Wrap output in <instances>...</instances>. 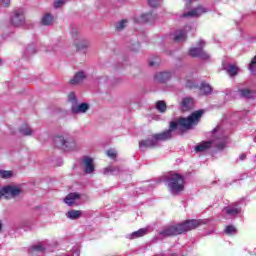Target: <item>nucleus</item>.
<instances>
[{"instance_id":"f257e3e1","label":"nucleus","mask_w":256,"mask_h":256,"mask_svg":"<svg viewBox=\"0 0 256 256\" xmlns=\"http://www.w3.org/2000/svg\"><path fill=\"white\" fill-rule=\"evenodd\" d=\"M203 113H205V111L197 110L187 118L180 117L177 120L170 122V127L168 130L159 134H154L152 135V138L141 140L139 142V149H141V151H145V149L157 147L159 141H168V139L173 137V131H176V129H179V127L180 129H193L195 125H198L201 117H203Z\"/></svg>"},{"instance_id":"f03ea898","label":"nucleus","mask_w":256,"mask_h":256,"mask_svg":"<svg viewBox=\"0 0 256 256\" xmlns=\"http://www.w3.org/2000/svg\"><path fill=\"white\" fill-rule=\"evenodd\" d=\"M227 140V132L221 126H217L212 131V140L200 142L195 146L194 151L196 153H205L211 147H216L218 151H223V148L227 145Z\"/></svg>"},{"instance_id":"7ed1b4c3","label":"nucleus","mask_w":256,"mask_h":256,"mask_svg":"<svg viewBox=\"0 0 256 256\" xmlns=\"http://www.w3.org/2000/svg\"><path fill=\"white\" fill-rule=\"evenodd\" d=\"M164 181L167 182L168 191L171 195H179V193L185 191V178L179 173L170 172L164 176Z\"/></svg>"},{"instance_id":"20e7f679","label":"nucleus","mask_w":256,"mask_h":256,"mask_svg":"<svg viewBox=\"0 0 256 256\" xmlns=\"http://www.w3.org/2000/svg\"><path fill=\"white\" fill-rule=\"evenodd\" d=\"M55 147L62 149L63 151H75L77 149V143L75 139L70 135H59L54 138Z\"/></svg>"},{"instance_id":"39448f33","label":"nucleus","mask_w":256,"mask_h":256,"mask_svg":"<svg viewBox=\"0 0 256 256\" xmlns=\"http://www.w3.org/2000/svg\"><path fill=\"white\" fill-rule=\"evenodd\" d=\"M198 47H192L189 50L190 57H198L199 59H202L203 61H209L211 59V55L209 53L205 52L203 50V47H205V41L200 40L198 42Z\"/></svg>"},{"instance_id":"423d86ee","label":"nucleus","mask_w":256,"mask_h":256,"mask_svg":"<svg viewBox=\"0 0 256 256\" xmlns=\"http://www.w3.org/2000/svg\"><path fill=\"white\" fill-rule=\"evenodd\" d=\"M10 24L13 27L25 25V11L22 8L14 9L10 14Z\"/></svg>"},{"instance_id":"0eeeda50","label":"nucleus","mask_w":256,"mask_h":256,"mask_svg":"<svg viewBox=\"0 0 256 256\" xmlns=\"http://www.w3.org/2000/svg\"><path fill=\"white\" fill-rule=\"evenodd\" d=\"M207 220H186L179 224L181 233H187L188 231H193V229H197V227H201V225H206Z\"/></svg>"},{"instance_id":"6e6552de","label":"nucleus","mask_w":256,"mask_h":256,"mask_svg":"<svg viewBox=\"0 0 256 256\" xmlns=\"http://www.w3.org/2000/svg\"><path fill=\"white\" fill-rule=\"evenodd\" d=\"M21 194V188H18L17 186H5L3 188H0V199H11L13 197H17Z\"/></svg>"},{"instance_id":"1a4fd4ad","label":"nucleus","mask_w":256,"mask_h":256,"mask_svg":"<svg viewBox=\"0 0 256 256\" xmlns=\"http://www.w3.org/2000/svg\"><path fill=\"white\" fill-rule=\"evenodd\" d=\"M160 237H173L175 235H182L179 224L168 226L159 232Z\"/></svg>"},{"instance_id":"9d476101","label":"nucleus","mask_w":256,"mask_h":256,"mask_svg":"<svg viewBox=\"0 0 256 256\" xmlns=\"http://www.w3.org/2000/svg\"><path fill=\"white\" fill-rule=\"evenodd\" d=\"M82 167L86 175H91L95 171V165L93 164V158L89 156H84L82 158Z\"/></svg>"},{"instance_id":"9b49d317","label":"nucleus","mask_w":256,"mask_h":256,"mask_svg":"<svg viewBox=\"0 0 256 256\" xmlns=\"http://www.w3.org/2000/svg\"><path fill=\"white\" fill-rule=\"evenodd\" d=\"M223 211L226 213V215H229L230 217H237V215H240L241 213V206H239V203H232L228 206H226Z\"/></svg>"},{"instance_id":"f8f14e48","label":"nucleus","mask_w":256,"mask_h":256,"mask_svg":"<svg viewBox=\"0 0 256 256\" xmlns=\"http://www.w3.org/2000/svg\"><path fill=\"white\" fill-rule=\"evenodd\" d=\"M209 10L205 7L198 6L187 13H183L182 17H201L204 13H207Z\"/></svg>"},{"instance_id":"ddd939ff","label":"nucleus","mask_w":256,"mask_h":256,"mask_svg":"<svg viewBox=\"0 0 256 256\" xmlns=\"http://www.w3.org/2000/svg\"><path fill=\"white\" fill-rule=\"evenodd\" d=\"M45 244H43L42 242L36 244V245H33L28 253L29 255H32V256H37V255H43V253H45Z\"/></svg>"},{"instance_id":"4468645a","label":"nucleus","mask_w":256,"mask_h":256,"mask_svg":"<svg viewBox=\"0 0 256 256\" xmlns=\"http://www.w3.org/2000/svg\"><path fill=\"white\" fill-rule=\"evenodd\" d=\"M171 77L172 74L169 71L158 72L155 74L154 80L157 81V83H167Z\"/></svg>"},{"instance_id":"2eb2a0df","label":"nucleus","mask_w":256,"mask_h":256,"mask_svg":"<svg viewBox=\"0 0 256 256\" xmlns=\"http://www.w3.org/2000/svg\"><path fill=\"white\" fill-rule=\"evenodd\" d=\"M187 31H191V26H186L184 30L176 31V34L174 36V41L176 42L185 41L187 39Z\"/></svg>"},{"instance_id":"dca6fc26","label":"nucleus","mask_w":256,"mask_h":256,"mask_svg":"<svg viewBox=\"0 0 256 256\" xmlns=\"http://www.w3.org/2000/svg\"><path fill=\"white\" fill-rule=\"evenodd\" d=\"M71 111L72 113H74V115H77L79 113H87V111H89V104L87 103H82L80 105L74 104L71 107Z\"/></svg>"},{"instance_id":"f3484780","label":"nucleus","mask_w":256,"mask_h":256,"mask_svg":"<svg viewBox=\"0 0 256 256\" xmlns=\"http://www.w3.org/2000/svg\"><path fill=\"white\" fill-rule=\"evenodd\" d=\"M87 78V74L83 71L77 72L74 77L70 80V85H79V83H83Z\"/></svg>"},{"instance_id":"a211bd4d","label":"nucleus","mask_w":256,"mask_h":256,"mask_svg":"<svg viewBox=\"0 0 256 256\" xmlns=\"http://www.w3.org/2000/svg\"><path fill=\"white\" fill-rule=\"evenodd\" d=\"M140 21L141 23H155L157 21V14H153V12L142 14Z\"/></svg>"},{"instance_id":"6ab92c4d","label":"nucleus","mask_w":256,"mask_h":256,"mask_svg":"<svg viewBox=\"0 0 256 256\" xmlns=\"http://www.w3.org/2000/svg\"><path fill=\"white\" fill-rule=\"evenodd\" d=\"M91 42L85 38H81L80 40L75 42V46L77 51H85L90 47Z\"/></svg>"},{"instance_id":"aec40b11","label":"nucleus","mask_w":256,"mask_h":256,"mask_svg":"<svg viewBox=\"0 0 256 256\" xmlns=\"http://www.w3.org/2000/svg\"><path fill=\"white\" fill-rule=\"evenodd\" d=\"M193 105H195V100L191 97L183 98L181 106L182 111H190V109H193Z\"/></svg>"},{"instance_id":"412c9836","label":"nucleus","mask_w":256,"mask_h":256,"mask_svg":"<svg viewBox=\"0 0 256 256\" xmlns=\"http://www.w3.org/2000/svg\"><path fill=\"white\" fill-rule=\"evenodd\" d=\"M80 195L79 193H70L68 194L65 199H64V203H66V205H68L69 207L75 205V200L76 199H80Z\"/></svg>"},{"instance_id":"4be33fe9","label":"nucleus","mask_w":256,"mask_h":256,"mask_svg":"<svg viewBox=\"0 0 256 256\" xmlns=\"http://www.w3.org/2000/svg\"><path fill=\"white\" fill-rule=\"evenodd\" d=\"M119 173H121L119 166H109L103 170V175H119Z\"/></svg>"},{"instance_id":"5701e85b","label":"nucleus","mask_w":256,"mask_h":256,"mask_svg":"<svg viewBox=\"0 0 256 256\" xmlns=\"http://www.w3.org/2000/svg\"><path fill=\"white\" fill-rule=\"evenodd\" d=\"M53 21H54L53 15L49 13L44 14L41 18V24L46 27L53 25Z\"/></svg>"},{"instance_id":"b1692460","label":"nucleus","mask_w":256,"mask_h":256,"mask_svg":"<svg viewBox=\"0 0 256 256\" xmlns=\"http://www.w3.org/2000/svg\"><path fill=\"white\" fill-rule=\"evenodd\" d=\"M81 215H83V212L80 210H70L66 213V217L72 221H76Z\"/></svg>"},{"instance_id":"393cba45","label":"nucleus","mask_w":256,"mask_h":256,"mask_svg":"<svg viewBox=\"0 0 256 256\" xmlns=\"http://www.w3.org/2000/svg\"><path fill=\"white\" fill-rule=\"evenodd\" d=\"M144 235H147V228H142L133 232L128 235V239H139V237H144Z\"/></svg>"},{"instance_id":"a878e982","label":"nucleus","mask_w":256,"mask_h":256,"mask_svg":"<svg viewBox=\"0 0 256 256\" xmlns=\"http://www.w3.org/2000/svg\"><path fill=\"white\" fill-rule=\"evenodd\" d=\"M224 69L230 77H235V75L239 73V68L233 64H229L227 67H224Z\"/></svg>"},{"instance_id":"bb28decb","label":"nucleus","mask_w":256,"mask_h":256,"mask_svg":"<svg viewBox=\"0 0 256 256\" xmlns=\"http://www.w3.org/2000/svg\"><path fill=\"white\" fill-rule=\"evenodd\" d=\"M200 91L204 95H211V93H213V87H211V85H209L205 82H202L200 85Z\"/></svg>"},{"instance_id":"cd10ccee","label":"nucleus","mask_w":256,"mask_h":256,"mask_svg":"<svg viewBox=\"0 0 256 256\" xmlns=\"http://www.w3.org/2000/svg\"><path fill=\"white\" fill-rule=\"evenodd\" d=\"M19 131H20L21 135H25V136L33 135V130L27 124H23L19 128Z\"/></svg>"},{"instance_id":"c85d7f7f","label":"nucleus","mask_w":256,"mask_h":256,"mask_svg":"<svg viewBox=\"0 0 256 256\" xmlns=\"http://www.w3.org/2000/svg\"><path fill=\"white\" fill-rule=\"evenodd\" d=\"M156 109L159 113H165V111H167V103L163 100H158L156 102Z\"/></svg>"},{"instance_id":"c756f323","label":"nucleus","mask_w":256,"mask_h":256,"mask_svg":"<svg viewBox=\"0 0 256 256\" xmlns=\"http://www.w3.org/2000/svg\"><path fill=\"white\" fill-rule=\"evenodd\" d=\"M238 95H240V97H244L245 99H251V97H253V92H251L249 89H240L238 90Z\"/></svg>"},{"instance_id":"7c9ffc66","label":"nucleus","mask_w":256,"mask_h":256,"mask_svg":"<svg viewBox=\"0 0 256 256\" xmlns=\"http://www.w3.org/2000/svg\"><path fill=\"white\" fill-rule=\"evenodd\" d=\"M161 59L158 56H154L148 60L149 67H159Z\"/></svg>"},{"instance_id":"2f4dec72","label":"nucleus","mask_w":256,"mask_h":256,"mask_svg":"<svg viewBox=\"0 0 256 256\" xmlns=\"http://www.w3.org/2000/svg\"><path fill=\"white\" fill-rule=\"evenodd\" d=\"M0 177L1 179H11V177H13V172L7 170H0Z\"/></svg>"},{"instance_id":"473e14b6","label":"nucleus","mask_w":256,"mask_h":256,"mask_svg":"<svg viewBox=\"0 0 256 256\" xmlns=\"http://www.w3.org/2000/svg\"><path fill=\"white\" fill-rule=\"evenodd\" d=\"M226 235H235L237 233V228L233 225H229L225 228Z\"/></svg>"},{"instance_id":"72a5a7b5","label":"nucleus","mask_w":256,"mask_h":256,"mask_svg":"<svg viewBox=\"0 0 256 256\" xmlns=\"http://www.w3.org/2000/svg\"><path fill=\"white\" fill-rule=\"evenodd\" d=\"M248 69H249V71H251V73H256V55L251 60L250 64L248 65Z\"/></svg>"},{"instance_id":"f704fd0d","label":"nucleus","mask_w":256,"mask_h":256,"mask_svg":"<svg viewBox=\"0 0 256 256\" xmlns=\"http://www.w3.org/2000/svg\"><path fill=\"white\" fill-rule=\"evenodd\" d=\"M127 27V20H122L116 24L117 31H123Z\"/></svg>"},{"instance_id":"c9c22d12","label":"nucleus","mask_w":256,"mask_h":256,"mask_svg":"<svg viewBox=\"0 0 256 256\" xmlns=\"http://www.w3.org/2000/svg\"><path fill=\"white\" fill-rule=\"evenodd\" d=\"M26 53L28 55H34V53H37V50L35 49V44L34 43L28 45V47L26 48Z\"/></svg>"},{"instance_id":"e433bc0d","label":"nucleus","mask_w":256,"mask_h":256,"mask_svg":"<svg viewBox=\"0 0 256 256\" xmlns=\"http://www.w3.org/2000/svg\"><path fill=\"white\" fill-rule=\"evenodd\" d=\"M68 100L70 101V103H72V105H76L77 104V97L75 96V92H71L68 95Z\"/></svg>"},{"instance_id":"4c0bfd02","label":"nucleus","mask_w":256,"mask_h":256,"mask_svg":"<svg viewBox=\"0 0 256 256\" xmlns=\"http://www.w3.org/2000/svg\"><path fill=\"white\" fill-rule=\"evenodd\" d=\"M65 3H67V0H55V1H54V8H55V9H59V8H61V6L64 5Z\"/></svg>"},{"instance_id":"58836bf2","label":"nucleus","mask_w":256,"mask_h":256,"mask_svg":"<svg viewBox=\"0 0 256 256\" xmlns=\"http://www.w3.org/2000/svg\"><path fill=\"white\" fill-rule=\"evenodd\" d=\"M107 155L110 157V159H115L117 157V151L114 149L107 150Z\"/></svg>"},{"instance_id":"ea45409f","label":"nucleus","mask_w":256,"mask_h":256,"mask_svg":"<svg viewBox=\"0 0 256 256\" xmlns=\"http://www.w3.org/2000/svg\"><path fill=\"white\" fill-rule=\"evenodd\" d=\"M148 5L150 7H159V0H148Z\"/></svg>"},{"instance_id":"a19ab883","label":"nucleus","mask_w":256,"mask_h":256,"mask_svg":"<svg viewBox=\"0 0 256 256\" xmlns=\"http://www.w3.org/2000/svg\"><path fill=\"white\" fill-rule=\"evenodd\" d=\"M71 35H72L73 39H75V41H77V39H79V30L72 29Z\"/></svg>"},{"instance_id":"79ce46f5","label":"nucleus","mask_w":256,"mask_h":256,"mask_svg":"<svg viewBox=\"0 0 256 256\" xmlns=\"http://www.w3.org/2000/svg\"><path fill=\"white\" fill-rule=\"evenodd\" d=\"M10 4H11V0H2V5L4 7H9Z\"/></svg>"},{"instance_id":"37998d69","label":"nucleus","mask_w":256,"mask_h":256,"mask_svg":"<svg viewBox=\"0 0 256 256\" xmlns=\"http://www.w3.org/2000/svg\"><path fill=\"white\" fill-rule=\"evenodd\" d=\"M109 81V78L107 76L101 77L99 80V83H107Z\"/></svg>"},{"instance_id":"c03bdc74","label":"nucleus","mask_w":256,"mask_h":256,"mask_svg":"<svg viewBox=\"0 0 256 256\" xmlns=\"http://www.w3.org/2000/svg\"><path fill=\"white\" fill-rule=\"evenodd\" d=\"M193 0H186V9H191V2Z\"/></svg>"},{"instance_id":"a18cd8bd","label":"nucleus","mask_w":256,"mask_h":256,"mask_svg":"<svg viewBox=\"0 0 256 256\" xmlns=\"http://www.w3.org/2000/svg\"><path fill=\"white\" fill-rule=\"evenodd\" d=\"M245 159H247V155L246 154H240L239 160L240 161H245Z\"/></svg>"},{"instance_id":"49530a36","label":"nucleus","mask_w":256,"mask_h":256,"mask_svg":"<svg viewBox=\"0 0 256 256\" xmlns=\"http://www.w3.org/2000/svg\"><path fill=\"white\" fill-rule=\"evenodd\" d=\"M186 86L190 87V89L193 88V85L190 84H186Z\"/></svg>"},{"instance_id":"de8ad7c7","label":"nucleus","mask_w":256,"mask_h":256,"mask_svg":"<svg viewBox=\"0 0 256 256\" xmlns=\"http://www.w3.org/2000/svg\"><path fill=\"white\" fill-rule=\"evenodd\" d=\"M2 228H3V225L0 223V231H1Z\"/></svg>"},{"instance_id":"09e8293b","label":"nucleus","mask_w":256,"mask_h":256,"mask_svg":"<svg viewBox=\"0 0 256 256\" xmlns=\"http://www.w3.org/2000/svg\"><path fill=\"white\" fill-rule=\"evenodd\" d=\"M1 63H3V60L0 59V65H1Z\"/></svg>"},{"instance_id":"8fccbe9b","label":"nucleus","mask_w":256,"mask_h":256,"mask_svg":"<svg viewBox=\"0 0 256 256\" xmlns=\"http://www.w3.org/2000/svg\"><path fill=\"white\" fill-rule=\"evenodd\" d=\"M243 177H247V174H244Z\"/></svg>"}]
</instances>
